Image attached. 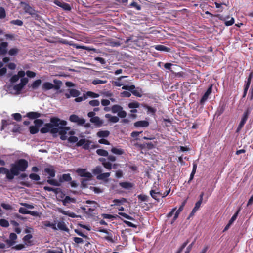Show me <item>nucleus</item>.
<instances>
[{
    "label": "nucleus",
    "instance_id": "obj_1",
    "mask_svg": "<svg viewBox=\"0 0 253 253\" xmlns=\"http://www.w3.org/2000/svg\"><path fill=\"white\" fill-rule=\"evenodd\" d=\"M25 74H26V73L23 70H20L18 72L17 75L19 78H21L20 82L13 86L12 90L11 91L12 94L16 95L20 94L24 86L28 83V79L26 77H24Z\"/></svg>",
    "mask_w": 253,
    "mask_h": 253
},
{
    "label": "nucleus",
    "instance_id": "obj_2",
    "mask_svg": "<svg viewBox=\"0 0 253 253\" xmlns=\"http://www.w3.org/2000/svg\"><path fill=\"white\" fill-rule=\"evenodd\" d=\"M28 166V162L25 159H20L18 160L15 164H12L11 167L16 169V170L18 171H25Z\"/></svg>",
    "mask_w": 253,
    "mask_h": 253
},
{
    "label": "nucleus",
    "instance_id": "obj_3",
    "mask_svg": "<svg viewBox=\"0 0 253 253\" xmlns=\"http://www.w3.org/2000/svg\"><path fill=\"white\" fill-rule=\"evenodd\" d=\"M122 89L124 90H127L130 91L132 94L137 97H141L142 96V89L139 87L135 88L134 85H123Z\"/></svg>",
    "mask_w": 253,
    "mask_h": 253
},
{
    "label": "nucleus",
    "instance_id": "obj_4",
    "mask_svg": "<svg viewBox=\"0 0 253 253\" xmlns=\"http://www.w3.org/2000/svg\"><path fill=\"white\" fill-rule=\"evenodd\" d=\"M8 128L12 129V131L13 132H18L20 130L19 126L16 125L14 123H11L10 121H6L4 120H2V126H1L0 130H2L7 126Z\"/></svg>",
    "mask_w": 253,
    "mask_h": 253
},
{
    "label": "nucleus",
    "instance_id": "obj_5",
    "mask_svg": "<svg viewBox=\"0 0 253 253\" xmlns=\"http://www.w3.org/2000/svg\"><path fill=\"white\" fill-rule=\"evenodd\" d=\"M41 132L42 133H46L50 132L52 133H56L58 132V129L55 127L51 123H47L41 129Z\"/></svg>",
    "mask_w": 253,
    "mask_h": 253
},
{
    "label": "nucleus",
    "instance_id": "obj_6",
    "mask_svg": "<svg viewBox=\"0 0 253 253\" xmlns=\"http://www.w3.org/2000/svg\"><path fill=\"white\" fill-rule=\"evenodd\" d=\"M91 141L86 139H81L77 143L76 146L78 147L82 146L85 150H88L91 147Z\"/></svg>",
    "mask_w": 253,
    "mask_h": 253
},
{
    "label": "nucleus",
    "instance_id": "obj_7",
    "mask_svg": "<svg viewBox=\"0 0 253 253\" xmlns=\"http://www.w3.org/2000/svg\"><path fill=\"white\" fill-rule=\"evenodd\" d=\"M157 185H158L157 183L155 182L152 189L150 191V194L153 199L158 201L159 197L162 195V193H161L157 188Z\"/></svg>",
    "mask_w": 253,
    "mask_h": 253
},
{
    "label": "nucleus",
    "instance_id": "obj_8",
    "mask_svg": "<svg viewBox=\"0 0 253 253\" xmlns=\"http://www.w3.org/2000/svg\"><path fill=\"white\" fill-rule=\"evenodd\" d=\"M24 11L31 15L33 17L38 19L39 17V15L37 14V11L35 10L32 7H31L29 4H24L23 7Z\"/></svg>",
    "mask_w": 253,
    "mask_h": 253
},
{
    "label": "nucleus",
    "instance_id": "obj_9",
    "mask_svg": "<svg viewBox=\"0 0 253 253\" xmlns=\"http://www.w3.org/2000/svg\"><path fill=\"white\" fill-rule=\"evenodd\" d=\"M15 169L11 167L10 170L5 168V169H3L5 171L7 179L12 180L14 178V176H17L19 174V172L16 171Z\"/></svg>",
    "mask_w": 253,
    "mask_h": 253
},
{
    "label": "nucleus",
    "instance_id": "obj_10",
    "mask_svg": "<svg viewBox=\"0 0 253 253\" xmlns=\"http://www.w3.org/2000/svg\"><path fill=\"white\" fill-rule=\"evenodd\" d=\"M69 120L71 122L76 123L79 125H83L85 122V119L82 118H80L76 115H71L70 116Z\"/></svg>",
    "mask_w": 253,
    "mask_h": 253
},
{
    "label": "nucleus",
    "instance_id": "obj_11",
    "mask_svg": "<svg viewBox=\"0 0 253 253\" xmlns=\"http://www.w3.org/2000/svg\"><path fill=\"white\" fill-rule=\"evenodd\" d=\"M76 172L81 177H84L87 179H90L92 177L91 173L87 172L85 169H78L76 170Z\"/></svg>",
    "mask_w": 253,
    "mask_h": 253
},
{
    "label": "nucleus",
    "instance_id": "obj_12",
    "mask_svg": "<svg viewBox=\"0 0 253 253\" xmlns=\"http://www.w3.org/2000/svg\"><path fill=\"white\" fill-rule=\"evenodd\" d=\"M51 123L54 126H65L67 124V122L64 120H61L60 119L54 117L50 119Z\"/></svg>",
    "mask_w": 253,
    "mask_h": 253
},
{
    "label": "nucleus",
    "instance_id": "obj_13",
    "mask_svg": "<svg viewBox=\"0 0 253 253\" xmlns=\"http://www.w3.org/2000/svg\"><path fill=\"white\" fill-rule=\"evenodd\" d=\"M212 85H211L209 87L206 92L204 93L202 97L201 98L200 103L201 105H203L205 102L207 100L209 95L211 93Z\"/></svg>",
    "mask_w": 253,
    "mask_h": 253
},
{
    "label": "nucleus",
    "instance_id": "obj_14",
    "mask_svg": "<svg viewBox=\"0 0 253 253\" xmlns=\"http://www.w3.org/2000/svg\"><path fill=\"white\" fill-rule=\"evenodd\" d=\"M53 88L58 89L59 87L57 85H54L53 84L49 82L44 83L42 86V89L44 91L48 90Z\"/></svg>",
    "mask_w": 253,
    "mask_h": 253
},
{
    "label": "nucleus",
    "instance_id": "obj_15",
    "mask_svg": "<svg viewBox=\"0 0 253 253\" xmlns=\"http://www.w3.org/2000/svg\"><path fill=\"white\" fill-rule=\"evenodd\" d=\"M251 112V109L250 108H248L246 111L244 113L242 118L240 122L239 125L242 126H243L245 125L247 119L248 118V116L250 114Z\"/></svg>",
    "mask_w": 253,
    "mask_h": 253
},
{
    "label": "nucleus",
    "instance_id": "obj_16",
    "mask_svg": "<svg viewBox=\"0 0 253 253\" xmlns=\"http://www.w3.org/2000/svg\"><path fill=\"white\" fill-rule=\"evenodd\" d=\"M17 238V235L14 233H11L9 235V239L6 240L5 242L9 246H12L15 244V240H16Z\"/></svg>",
    "mask_w": 253,
    "mask_h": 253
},
{
    "label": "nucleus",
    "instance_id": "obj_17",
    "mask_svg": "<svg viewBox=\"0 0 253 253\" xmlns=\"http://www.w3.org/2000/svg\"><path fill=\"white\" fill-rule=\"evenodd\" d=\"M8 44L7 42H2L0 43V55H5L8 51L7 47Z\"/></svg>",
    "mask_w": 253,
    "mask_h": 253
},
{
    "label": "nucleus",
    "instance_id": "obj_18",
    "mask_svg": "<svg viewBox=\"0 0 253 253\" xmlns=\"http://www.w3.org/2000/svg\"><path fill=\"white\" fill-rule=\"evenodd\" d=\"M54 3L57 6L62 8L66 10H70L71 9L70 5L68 3L59 0H55Z\"/></svg>",
    "mask_w": 253,
    "mask_h": 253
},
{
    "label": "nucleus",
    "instance_id": "obj_19",
    "mask_svg": "<svg viewBox=\"0 0 253 253\" xmlns=\"http://www.w3.org/2000/svg\"><path fill=\"white\" fill-rule=\"evenodd\" d=\"M149 125L148 121L146 120H142L137 121L134 123V126L136 127H146Z\"/></svg>",
    "mask_w": 253,
    "mask_h": 253
},
{
    "label": "nucleus",
    "instance_id": "obj_20",
    "mask_svg": "<svg viewBox=\"0 0 253 253\" xmlns=\"http://www.w3.org/2000/svg\"><path fill=\"white\" fill-rule=\"evenodd\" d=\"M57 211L63 214L68 215L72 218H75L77 217V215L75 213L71 212L70 211H66L61 208H58Z\"/></svg>",
    "mask_w": 253,
    "mask_h": 253
},
{
    "label": "nucleus",
    "instance_id": "obj_21",
    "mask_svg": "<svg viewBox=\"0 0 253 253\" xmlns=\"http://www.w3.org/2000/svg\"><path fill=\"white\" fill-rule=\"evenodd\" d=\"M220 19L225 22V25L227 26L232 25L234 23V18L230 17L229 16H227L224 18H221Z\"/></svg>",
    "mask_w": 253,
    "mask_h": 253
},
{
    "label": "nucleus",
    "instance_id": "obj_22",
    "mask_svg": "<svg viewBox=\"0 0 253 253\" xmlns=\"http://www.w3.org/2000/svg\"><path fill=\"white\" fill-rule=\"evenodd\" d=\"M90 121L93 123L95 125L98 126H102L103 123V121L101 120L98 116H95V117L90 119Z\"/></svg>",
    "mask_w": 253,
    "mask_h": 253
},
{
    "label": "nucleus",
    "instance_id": "obj_23",
    "mask_svg": "<svg viewBox=\"0 0 253 253\" xmlns=\"http://www.w3.org/2000/svg\"><path fill=\"white\" fill-rule=\"evenodd\" d=\"M105 117L106 118L108 119L109 122L113 123H116L119 120V119L117 116H114L110 114H105Z\"/></svg>",
    "mask_w": 253,
    "mask_h": 253
},
{
    "label": "nucleus",
    "instance_id": "obj_24",
    "mask_svg": "<svg viewBox=\"0 0 253 253\" xmlns=\"http://www.w3.org/2000/svg\"><path fill=\"white\" fill-rule=\"evenodd\" d=\"M102 79H96L92 81V83L94 85H97L98 84H104L107 82V78L105 76L102 77Z\"/></svg>",
    "mask_w": 253,
    "mask_h": 253
},
{
    "label": "nucleus",
    "instance_id": "obj_25",
    "mask_svg": "<svg viewBox=\"0 0 253 253\" xmlns=\"http://www.w3.org/2000/svg\"><path fill=\"white\" fill-rule=\"evenodd\" d=\"M119 185L125 189H130L133 187V184L128 182H121L119 183Z\"/></svg>",
    "mask_w": 253,
    "mask_h": 253
},
{
    "label": "nucleus",
    "instance_id": "obj_26",
    "mask_svg": "<svg viewBox=\"0 0 253 253\" xmlns=\"http://www.w3.org/2000/svg\"><path fill=\"white\" fill-rule=\"evenodd\" d=\"M153 47L158 51H164L166 52H168L170 51L169 48L162 45H156L154 46Z\"/></svg>",
    "mask_w": 253,
    "mask_h": 253
},
{
    "label": "nucleus",
    "instance_id": "obj_27",
    "mask_svg": "<svg viewBox=\"0 0 253 253\" xmlns=\"http://www.w3.org/2000/svg\"><path fill=\"white\" fill-rule=\"evenodd\" d=\"M186 201H184L182 205L180 206V207L178 208V209L176 211L175 214H174V216L173 217V222L178 217L179 213L182 211L183 210V207L184 206H185V204H186Z\"/></svg>",
    "mask_w": 253,
    "mask_h": 253
},
{
    "label": "nucleus",
    "instance_id": "obj_28",
    "mask_svg": "<svg viewBox=\"0 0 253 253\" xmlns=\"http://www.w3.org/2000/svg\"><path fill=\"white\" fill-rule=\"evenodd\" d=\"M41 116V114L37 112H30L27 114V116L31 119H37Z\"/></svg>",
    "mask_w": 253,
    "mask_h": 253
},
{
    "label": "nucleus",
    "instance_id": "obj_29",
    "mask_svg": "<svg viewBox=\"0 0 253 253\" xmlns=\"http://www.w3.org/2000/svg\"><path fill=\"white\" fill-rule=\"evenodd\" d=\"M110 134V132L108 130H100L97 133V136L99 138H106Z\"/></svg>",
    "mask_w": 253,
    "mask_h": 253
},
{
    "label": "nucleus",
    "instance_id": "obj_30",
    "mask_svg": "<svg viewBox=\"0 0 253 253\" xmlns=\"http://www.w3.org/2000/svg\"><path fill=\"white\" fill-rule=\"evenodd\" d=\"M126 77L127 76H121L118 78L115 81H114L113 84L116 86L120 87L123 85V83L121 82L122 79Z\"/></svg>",
    "mask_w": 253,
    "mask_h": 253
},
{
    "label": "nucleus",
    "instance_id": "obj_31",
    "mask_svg": "<svg viewBox=\"0 0 253 253\" xmlns=\"http://www.w3.org/2000/svg\"><path fill=\"white\" fill-rule=\"evenodd\" d=\"M70 45H72V46H73L74 47H75V48H76V49H85V50H88V51H96V49H94V48H91L90 47H86V46L79 45L76 44H70Z\"/></svg>",
    "mask_w": 253,
    "mask_h": 253
},
{
    "label": "nucleus",
    "instance_id": "obj_32",
    "mask_svg": "<svg viewBox=\"0 0 253 253\" xmlns=\"http://www.w3.org/2000/svg\"><path fill=\"white\" fill-rule=\"evenodd\" d=\"M44 171L47 173L50 177H54L55 175V171L52 167L45 168Z\"/></svg>",
    "mask_w": 253,
    "mask_h": 253
},
{
    "label": "nucleus",
    "instance_id": "obj_33",
    "mask_svg": "<svg viewBox=\"0 0 253 253\" xmlns=\"http://www.w3.org/2000/svg\"><path fill=\"white\" fill-rule=\"evenodd\" d=\"M57 229L62 231H68L69 230L66 227L65 223L63 221H60L57 223Z\"/></svg>",
    "mask_w": 253,
    "mask_h": 253
},
{
    "label": "nucleus",
    "instance_id": "obj_34",
    "mask_svg": "<svg viewBox=\"0 0 253 253\" xmlns=\"http://www.w3.org/2000/svg\"><path fill=\"white\" fill-rule=\"evenodd\" d=\"M58 133L60 135L63 134H67V132L69 130V128L66 127L65 126H59L58 128Z\"/></svg>",
    "mask_w": 253,
    "mask_h": 253
},
{
    "label": "nucleus",
    "instance_id": "obj_35",
    "mask_svg": "<svg viewBox=\"0 0 253 253\" xmlns=\"http://www.w3.org/2000/svg\"><path fill=\"white\" fill-rule=\"evenodd\" d=\"M110 176V172L101 173L97 176V179L98 180H105Z\"/></svg>",
    "mask_w": 253,
    "mask_h": 253
},
{
    "label": "nucleus",
    "instance_id": "obj_36",
    "mask_svg": "<svg viewBox=\"0 0 253 253\" xmlns=\"http://www.w3.org/2000/svg\"><path fill=\"white\" fill-rule=\"evenodd\" d=\"M111 151L116 155H122L124 153V151L123 149L116 147H113Z\"/></svg>",
    "mask_w": 253,
    "mask_h": 253
},
{
    "label": "nucleus",
    "instance_id": "obj_37",
    "mask_svg": "<svg viewBox=\"0 0 253 253\" xmlns=\"http://www.w3.org/2000/svg\"><path fill=\"white\" fill-rule=\"evenodd\" d=\"M121 109H123V107L119 105H114L111 107V111L113 113H118Z\"/></svg>",
    "mask_w": 253,
    "mask_h": 253
},
{
    "label": "nucleus",
    "instance_id": "obj_38",
    "mask_svg": "<svg viewBox=\"0 0 253 253\" xmlns=\"http://www.w3.org/2000/svg\"><path fill=\"white\" fill-rule=\"evenodd\" d=\"M32 238V235L28 234L23 237V240L27 245H31V241L30 240Z\"/></svg>",
    "mask_w": 253,
    "mask_h": 253
},
{
    "label": "nucleus",
    "instance_id": "obj_39",
    "mask_svg": "<svg viewBox=\"0 0 253 253\" xmlns=\"http://www.w3.org/2000/svg\"><path fill=\"white\" fill-rule=\"evenodd\" d=\"M71 177L69 174H64L60 178L59 180L60 182L70 181L71 180Z\"/></svg>",
    "mask_w": 253,
    "mask_h": 253
},
{
    "label": "nucleus",
    "instance_id": "obj_40",
    "mask_svg": "<svg viewBox=\"0 0 253 253\" xmlns=\"http://www.w3.org/2000/svg\"><path fill=\"white\" fill-rule=\"evenodd\" d=\"M196 169H197V164H195V163H194L193 164V169H192V171L190 174V178H189V179L188 181V183H190L191 181H192L193 179V177H194V176L196 173Z\"/></svg>",
    "mask_w": 253,
    "mask_h": 253
},
{
    "label": "nucleus",
    "instance_id": "obj_41",
    "mask_svg": "<svg viewBox=\"0 0 253 253\" xmlns=\"http://www.w3.org/2000/svg\"><path fill=\"white\" fill-rule=\"evenodd\" d=\"M43 225L45 227H51L53 230H57V227L55 226V224L52 223L48 221H45L42 222Z\"/></svg>",
    "mask_w": 253,
    "mask_h": 253
},
{
    "label": "nucleus",
    "instance_id": "obj_42",
    "mask_svg": "<svg viewBox=\"0 0 253 253\" xmlns=\"http://www.w3.org/2000/svg\"><path fill=\"white\" fill-rule=\"evenodd\" d=\"M42 81L40 79L37 80L33 82L31 84V87L33 89H37L41 84Z\"/></svg>",
    "mask_w": 253,
    "mask_h": 253
},
{
    "label": "nucleus",
    "instance_id": "obj_43",
    "mask_svg": "<svg viewBox=\"0 0 253 253\" xmlns=\"http://www.w3.org/2000/svg\"><path fill=\"white\" fill-rule=\"evenodd\" d=\"M144 107L147 110V114L153 115L156 112V109L148 105H145Z\"/></svg>",
    "mask_w": 253,
    "mask_h": 253
},
{
    "label": "nucleus",
    "instance_id": "obj_44",
    "mask_svg": "<svg viewBox=\"0 0 253 253\" xmlns=\"http://www.w3.org/2000/svg\"><path fill=\"white\" fill-rule=\"evenodd\" d=\"M69 92L71 96L73 97H77L80 95V92L79 90L75 89H69Z\"/></svg>",
    "mask_w": 253,
    "mask_h": 253
},
{
    "label": "nucleus",
    "instance_id": "obj_45",
    "mask_svg": "<svg viewBox=\"0 0 253 253\" xmlns=\"http://www.w3.org/2000/svg\"><path fill=\"white\" fill-rule=\"evenodd\" d=\"M140 106V103L136 101H133L128 103V107L130 109H136Z\"/></svg>",
    "mask_w": 253,
    "mask_h": 253
},
{
    "label": "nucleus",
    "instance_id": "obj_46",
    "mask_svg": "<svg viewBox=\"0 0 253 253\" xmlns=\"http://www.w3.org/2000/svg\"><path fill=\"white\" fill-rule=\"evenodd\" d=\"M96 153L98 155L102 156H107L108 155V152L106 150L102 149H97Z\"/></svg>",
    "mask_w": 253,
    "mask_h": 253
},
{
    "label": "nucleus",
    "instance_id": "obj_47",
    "mask_svg": "<svg viewBox=\"0 0 253 253\" xmlns=\"http://www.w3.org/2000/svg\"><path fill=\"white\" fill-rule=\"evenodd\" d=\"M240 210H241V208H239L238 209V210H237V211H236V212L232 216V217H231V218L230 219V220L229 221V224H232L235 221V220L236 219V218L238 215L239 212L240 211Z\"/></svg>",
    "mask_w": 253,
    "mask_h": 253
},
{
    "label": "nucleus",
    "instance_id": "obj_48",
    "mask_svg": "<svg viewBox=\"0 0 253 253\" xmlns=\"http://www.w3.org/2000/svg\"><path fill=\"white\" fill-rule=\"evenodd\" d=\"M75 200L74 199L68 196H67L65 197V199L63 200V203L64 205H66V204H67V203H70L71 202L74 203V202H75Z\"/></svg>",
    "mask_w": 253,
    "mask_h": 253
},
{
    "label": "nucleus",
    "instance_id": "obj_49",
    "mask_svg": "<svg viewBox=\"0 0 253 253\" xmlns=\"http://www.w3.org/2000/svg\"><path fill=\"white\" fill-rule=\"evenodd\" d=\"M126 201V199L124 198H122L121 199H115L113 200V202L114 205H119L123 204Z\"/></svg>",
    "mask_w": 253,
    "mask_h": 253
},
{
    "label": "nucleus",
    "instance_id": "obj_50",
    "mask_svg": "<svg viewBox=\"0 0 253 253\" xmlns=\"http://www.w3.org/2000/svg\"><path fill=\"white\" fill-rule=\"evenodd\" d=\"M102 169L100 166L96 167L94 169H93L92 172L94 174H100L102 173Z\"/></svg>",
    "mask_w": 253,
    "mask_h": 253
},
{
    "label": "nucleus",
    "instance_id": "obj_51",
    "mask_svg": "<svg viewBox=\"0 0 253 253\" xmlns=\"http://www.w3.org/2000/svg\"><path fill=\"white\" fill-rule=\"evenodd\" d=\"M19 80V78L17 75L12 76L10 79V83L11 84H14Z\"/></svg>",
    "mask_w": 253,
    "mask_h": 253
},
{
    "label": "nucleus",
    "instance_id": "obj_52",
    "mask_svg": "<svg viewBox=\"0 0 253 253\" xmlns=\"http://www.w3.org/2000/svg\"><path fill=\"white\" fill-rule=\"evenodd\" d=\"M189 241H190V239H187L186 241H185L182 244V245L179 248V249H178V250L177 251V252L176 253H180L181 252V251L184 249V248L187 245V244L189 243Z\"/></svg>",
    "mask_w": 253,
    "mask_h": 253
},
{
    "label": "nucleus",
    "instance_id": "obj_53",
    "mask_svg": "<svg viewBox=\"0 0 253 253\" xmlns=\"http://www.w3.org/2000/svg\"><path fill=\"white\" fill-rule=\"evenodd\" d=\"M18 52H19V50L17 48H13L10 49L9 50L8 53L10 56H14V55H16L17 54H18Z\"/></svg>",
    "mask_w": 253,
    "mask_h": 253
},
{
    "label": "nucleus",
    "instance_id": "obj_54",
    "mask_svg": "<svg viewBox=\"0 0 253 253\" xmlns=\"http://www.w3.org/2000/svg\"><path fill=\"white\" fill-rule=\"evenodd\" d=\"M0 225L3 227H7L9 226V222L4 219H0Z\"/></svg>",
    "mask_w": 253,
    "mask_h": 253
},
{
    "label": "nucleus",
    "instance_id": "obj_55",
    "mask_svg": "<svg viewBox=\"0 0 253 253\" xmlns=\"http://www.w3.org/2000/svg\"><path fill=\"white\" fill-rule=\"evenodd\" d=\"M47 182L50 185L59 186H60V183L58 181L55 179H48Z\"/></svg>",
    "mask_w": 253,
    "mask_h": 253
},
{
    "label": "nucleus",
    "instance_id": "obj_56",
    "mask_svg": "<svg viewBox=\"0 0 253 253\" xmlns=\"http://www.w3.org/2000/svg\"><path fill=\"white\" fill-rule=\"evenodd\" d=\"M104 239L111 242V243H114V241L113 239V237L112 234L110 233H108V234H107V236L103 237Z\"/></svg>",
    "mask_w": 253,
    "mask_h": 253
},
{
    "label": "nucleus",
    "instance_id": "obj_57",
    "mask_svg": "<svg viewBox=\"0 0 253 253\" xmlns=\"http://www.w3.org/2000/svg\"><path fill=\"white\" fill-rule=\"evenodd\" d=\"M39 131V127L36 126H31L30 127V132L31 134H34Z\"/></svg>",
    "mask_w": 253,
    "mask_h": 253
},
{
    "label": "nucleus",
    "instance_id": "obj_58",
    "mask_svg": "<svg viewBox=\"0 0 253 253\" xmlns=\"http://www.w3.org/2000/svg\"><path fill=\"white\" fill-rule=\"evenodd\" d=\"M34 124L35 126L38 127H40L43 123V121L41 119H37L34 121Z\"/></svg>",
    "mask_w": 253,
    "mask_h": 253
},
{
    "label": "nucleus",
    "instance_id": "obj_59",
    "mask_svg": "<svg viewBox=\"0 0 253 253\" xmlns=\"http://www.w3.org/2000/svg\"><path fill=\"white\" fill-rule=\"evenodd\" d=\"M29 177L32 180H35V181H39L40 179V176L35 173H31L29 175Z\"/></svg>",
    "mask_w": 253,
    "mask_h": 253
},
{
    "label": "nucleus",
    "instance_id": "obj_60",
    "mask_svg": "<svg viewBox=\"0 0 253 253\" xmlns=\"http://www.w3.org/2000/svg\"><path fill=\"white\" fill-rule=\"evenodd\" d=\"M68 140L70 143H75L78 142V138L76 136H70L68 137Z\"/></svg>",
    "mask_w": 253,
    "mask_h": 253
},
{
    "label": "nucleus",
    "instance_id": "obj_61",
    "mask_svg": "<svg viewBox=\"0 0 253 253\" xmlns=\"http://www.w3.org/2000/svg\"><path fill=\"white\" fill-rule=\"evenodd\" d=\"M26 73L27 77L30 78H33L36 76L35 72L29 70L27 71Z\"/></svg>",
    "mask_w": 253,
    "mask_h": 253
},
{
    "label": "nucleus",
    "instance_id": "obj_62",
    "mask_svg": "<svg viewBox=\"0 0 253 253\" xmlns=\"http://www.w3.org/2000/svg\"><path fill=\"white\" fill-rule=\"evenodd\" d=\"M89 104L93 107L98 106L100 104V102L98 100H92L89 101Z\"/></svg>",
    "mask_w": 253,
    "mask_h": 253
},
{
    "label": "nucleus",
    "instance_id": "obj_63",
    "mask_svg": "<svg viewBox=\"0 0 253 253\" xmlns=\"http://www.w3.org/2000/svg\"><path fill=\"white\" fill-rule=\"evenodd\" d=\"M103 166L104 168H105L106 169L108 170H111L112 168V164L108 161L105 162L103 164Z\"/></svg>",
    "mask_w": 253,
    "mask_h": 253
},
{
    "label": "nucleus",
    "instance_id": "obj_64",
    "mask_svg": "<svg viewBox=\"0 0 253 253\" xmlns=\"http://www.w3.org/2000/svg\"><path fill=\"white\" fill-rule=\"evenodd\" d=\"M45 253H63L62 249H59L56 250H48Z\"/></svg>",
    "mask_w": 253,
    "mask_h": 253
}]
</instances>
